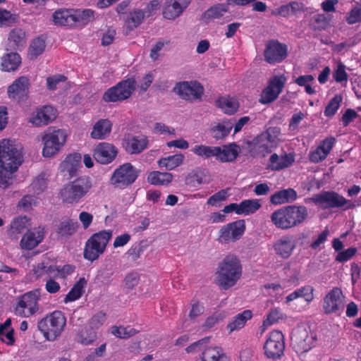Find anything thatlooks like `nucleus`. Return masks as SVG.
<instances>
[{
	"label": "nucleus",
	"instance_id": "1",
	"mask_svg": "<svg viewBox=\"0 0 361 361\" xmlns=\"http://www.w3.org/2000/svg\"><path fill=\"white\" fill-rule=\"evenodd\" d=\"M23 162V155L14 142L4 139L0 142V188L6 189L11 185L13 173Z\"/></svg>",
	"mask_w": 361,
	"mask_h": 361
},
{
	"label": "nucleus",
	"instance_id": "2",
	"mask_svg": "<svg viewBox=\"0 0 361 361\" xmlns=\"http://www.w3.org/2000/svg\"><path fill=\"white\" fill-rule=\"evenodd\" d=\"M308 217L304 205H286L275 210L270 216L271 223L279 229L287 231L302 224Z\"/></svg>",
	"mask_w": 361,
	"mask_h": 361
},
{
	"label": "nucleus",
	"instance_id": "3",
	"mask_svg": "<svg viewBox=\"0 0 361 361\" xmlns=\"http://www.w3.org/2000/svg\"><path fill=\"white\" fill-rule=\"evenodd\" d=\"M242 265L239 259L233 254L226 255L219 263L216 271L218 284L224 290L235 285L242 276Z\"/></svg>",
	"mask_w": 361,
	"mask_h": 361
},
{
	"label": "nucleus",
	"instance_id": "4",
	"mask_svg": "<svg viewBox=\"0 0 361 361\" xmlns=\"http://www.w3.org/2000/svg\"><path fill=\"white\" fill-rule=\"evenodd\" d=\"M92 186L90 176H80L66 183L60 190L59 195L63 203L76 204L90 192Z\"/></svg>",
	"mask_w": 361,
	"mask_h": 361
},
{
	"label": "nucleus",
	"instance_id": "5",
	"mask_svg": "<svg viewBox=\"0 0 361 361\" xmlns=\"http://www.w3.org/2000/svg\"><path fill=\"white\" fill-rule=\"evenodd\" d=\"M112 234L111 230H103L93 233L85 244L84 258L90 262L97 260L105 252Z\"/></svg>",
	"mask_w": 361,
	"mask_h": 361
},
{
	"label": "nucleus",
	"instance_id": "6",
	"mask_svg": "<svg viewBox=\"0 0 361 361\" xmlns=\"http://www.w3.org/2000/svg\"><path fill=\"white\" fill-rule=\"evenodd\" d=\"M66 319L61 311H54L42 319L38 329L48 341H54L63 332Z\"/></svg>",
	"mask_w": 361,
	"mask_h": 361
},
{
	"label": "nucleus",
	"instance_id": "7",
	"mask_svg": "<svg viewBox=\"0 0 361 361\" xmlns=\"http://www.w3.org/2000/svg\"><path fill=\"white\" fill-rule=\"evenodd\" d=\"M40 299L39 288L32 290L17 297L13 306L14 314L25 318L35 315L39 309V301Z\"/></svg>",
	"mask_w": 361,
	"mask_h": 361
},
{
	"label": "nucleus",
	"instance_id": "8",
	"mask_svg": "<svg viewBox=\"0 0 361 361\" xmlns=\"http://www.w3.org/2000/svg\"><path fill=\"white\" fill-rule=\"evenodd\" d=\"M312 201L322 209L343 208L353 209L355 205L350 200L333 190H322L312 197Z\"/></svg>",
	"mask_w": 361,
	"mask_h": 361
},
{
	"label": "nucleus",
	"instance_id": "9",
	"mask_svg": "<svg viewBox=\"0 0 361 361\" xmlns=\"http://www.w3.org/2000/svg\"><path fill=\"white\" fill-rule=\"evenodd\" d=\"M136 80L134 77L122 80L116 85L107 89L102 99L106 103L122 102L128 99L136 89Z\"/></svg>",
	"mask_w": 361,
	"mask_h": 361
},
{
	"label": "nucleus",
	"instance_id": "10",
	"mask_svg": "<svg viewBox=\"0 0 361 361\" xmlns=\"http://www.w3.org/2000/svg\"><path fill=\"white\" fill-rule=\"evenodd\" d=\"M290 338L294 350L300 354L314 347L317 340L316 334L305 326H298L295 328Z\"/></svg>",
	"mask_w": 361,
	"mask_h": 361
},
{
	"label": "nucleus",
	"instance_id": "11",
	"mask_svg": "<svg viewBox=\"0 0 361 361\" xmlns=\"http://www.w3.org/2000/svg\"><path fill=\"white\" fill-rule=\"evenodd\" d=\"M138 176L139 171L130 163H125L114 171L109 183L114 188L123 190L131 185Z\"/></svg>",
	"mask_w": 361,
	"mask_h": 361
},
{
	"label": "nucleus",
	"instance_id": "12",
	"mask_svg": "<svg viewBox=\"0 0 361 361\" xmlns=\"http://www.w3.org/2000/svg\"><path fill=\"white\" fill-rule=\"evenodd\" d=\"M67 135L61 129H49L42 137V155L51 157L57 154L66 141Z\"/></svg>",
	"mask_w": 361,
	"mask_h": 361
},
{
	"label": "nucleus",
	"instance_id": "13",
	"mask_svg": "<svg viewBox=\"0 0 361 361\" xmlns=\"http://www.w3.org/2000/svg\"><path fill=\"white\" fill-rule=\"evenodd\" d=\"M286 80V77L283 74L271 78L267 86L260 94L259 102L262 104H269L274 102L283 92Z\"/></svg>",
	"mask_w": 361,
	"mask_h": 361
},
{
	"label": "nucleus",
	"instance_id": "14",
	"mask_svg": "<svg viewBox=\"0 0 361 361\" xmlns=\"http://www.w3.org/2000/svg\"><path fill=\"white\" fill-rule=\"evenodd\" d=\"M173 91L181 99L192 102L202 99L204 94V87L197 80L182 81L176 84Z\"/></svg>",
	"mask_w": 361,
	"mask_h": 361
},
{
	"label": "nucleus",
	"instance_id": "15",
	"mask_svg": "<svg viewBox=\"0 0 361 361\" xmlns=\"http://www.w3.org/2000/svg\"><path fill=\"white\" fill-rule=\"evenodd\" d=\"M264 350L268 358L280 359L285 350L284 336L282 332L278 330L271 331L264 345Z\"/></svg>",
	"mask_w": 361,
	"mask_h": 361
},
{
	"label": "nucleus",
	"instance_id": "16",
	"mask_svg": "<svg viewBox=\"0 0 361 361\" xmlns=\"http://www.w3.org/2000/svg\"><path fill=\"white\" fill-rule=\"evenodd\" d=\"M245 231V223L243 219L224 225L219 231L217 240L221 244H228L239 240Z\"/></svg>",
	"mask_w": 361,
	"mask_h": 361
},
{
	"label": "nucleus",
	"instance_id": "17",
	"mask_svg": "<svg viewBox=\"0 0 361 361\" xmlns=\"http://www.w3.org/2000/svg\"><path fill=\"white\" fill-rule=\"evenodd\" d=\"M288 56V46L277 39H271L266 44L264 60L269 64L282 62Z\"/></svg>",
	"mask_w": 361,
	"mask_h": 361
},
{
	"label": "nucleus",
	"instance_id": "18",
	"mask_svg": "<svg viewBox=\"0 0 361 361\" xmlns=\"http://www.w3.org/2000/svg\"><path fill=\"white\" fill-rule=\"evenodd\" d=\"M323 310L326 314H340L344 309V295L341 288H333L324 298Z\"/></svg>",
	"mask_w": 361,
	"mask_h": 361
},
{
	"label": "nucleus",
	"instance_id": "19",
	"mask_svg": "<svg viewBox=\"0 0 361 361\" xmlns=\"http://www.w3.org/2000/svg\"><path fill=\"white\" fill-rule=\"evenodd\" d=\"M118 149L111 143L100 142L93 151V157L100 164H109L117 157Z\"/></svg>",
	"mask_w": 361,
	"mask_h": 361
},
{
	"label": "nucleus",
	"instance_id": "20",
	"mask_svg": "<svg viewBox=\"0 0 361 361\" xmlns=\"http://www.w3.org/2000/svg\"><path fill=\"white\" fill-rule=\"evenodd\" d=\"M29 87V79L25 76H20L8 87V96L10 99L18 102L23 101L27 97Z\"/></svg>",
	"mask_w": 361,
	"mask_h": 361
},
{
	"label": "nucleus",
	"instance_id": "21",
	"mask_svg": "<svg viewBox=\"0 0 361 361\" xmlns=\"http://www.w3.org/2000/svg\"><path fill=\"white\" fill-rule=\"evenodd\" d=\"M149 140L146 135L126 136L123 140V147L130 154H138L148 147Z\"/></svg>",
	"mask_w": 361,
	"mask_h": 361
},
{
	"label": "nucleus",
	"instance_id": "22",
	"mask_svg": "<svg viewBox=\"0 0 361 361\" xmlns=\"http://www.w3.org/2000/svg\"><path fill=\"white\" fill-rule=\"evenodd\" d=\"M295 247L296 240L293 235H290L281 236L273 245L276 255L283 259H288Z\"/></svg>",
	"mask_w": 361,
	"mask_h": 361
},
{
	"label": "nucleus",
	"instance_id": "23",
	"mask_svg": "<svg viewBox=\"0 0 361 361\" xmlns=\"http://www.w3.org/2000/svg\"><path fill=\"white\" fill-rule=\"evenodd\" d=\"M276 128H269L266 133L261 134L255 138V147L256 150L265 157L276 147L275 140L271 136V133H279Z\"/></svg>",
	"mask_w": 361,
	"mask_h": 361
},
{
	"label": "nucleus",
	"instance_id": "24",
	"mask_svg": "<svg viewBox=\"0 0 361 361\" xmlns=\"http://www.w3.org/2000/svg\"><path fill=\"white\" fill-rule=\"evenodd\" d=\"M191 0H166L163 7V16L166 19L174 20L180 16L189 6Z\"/></svg>",
	"mask_w": 361,
	"mask_h": 361
},
{
	"label": "nucleus",
	"instance_id": "25",
	"mask_svg": "<svg viewBox=\"0 0 361 361\" xmlns=\"http://www.w3.org/2000/svg\"><path fill=\"white\" fill-rule=\"evenodd\" d=\"M44 232L40 228L28 230L22 237L20 246L22 250H31L42 242Z\"/></svg>",
	"mask_w": 361,
	"mask_h": 361
},
{
	"label": "nucleus",
	"instance_id": "26",
	"mask_svg": "<svg viewBox=\"0 0 361 361\" xmlns=\"http://www.w3.org/2000/svg\"><path fill=\"white\" fill-rule=\"evenodd\" d=\"M335 141L334 137H328L323 140L314 150L310 152V161L317 164L324 160L332 149Z\"/></svg>",
	"mask_w": 361,
	"mask_h": 361
},
{
	"label": "nucleus",
	"instance_id": "27",
	"mask_svg": "<svg viewBox=\"0 0 361 361\" xmlns=\"http://www.w3.org/2000/svg\"><path fill=\"white\" fill-rule=\"evenodd\" d=\"M56 117V110L51 106H44L33 113L30 122L36 126H46Z\"/></svg>",
	"mask_w": 361,
	"mask_h": 361
},
{
	"label": "nucleus",
	"instance_id": "28",
	"mask_svg": "<svg viewBox=\"0 0 361 361\" xmlns=\"http://www.w3.org/2000/svg\"><path fill=\"white\" fill-rule=\"evenodd\" d=\"M295 161L292 154H286L279 156L274 153L271 155L267 164V169L271 171H281L290 166Z\"/></svg>",
	"mask_w": 361,
	"mask_h": 361
},
{
	"label": "nucleus",
	"instance_id": "29",
	"mask_svg": "<svg viewBox=\"0 0 361 361\" xmlns=\"http://www.w3.org/2000/svg\"><path fill=\"white\" fill-rule=\"evenodd\" d=\"M216 147L219 150L216 151L215 158L222 163L233 161L239 154V147L235 142Z\"/></svg>",
	"mask_w": 361,
	"mask_h": 361
},
{
	"label": "nucleus",
	"instance_id": "30",
	"mask_svg": "<svg viewBox=\"0 0 361 361\" xmlns=\"http://www.w3.org/2000/svg\"><path fill=\"white\" fill-rule=\"evenodd\" d=\"M74 9L60 8L52 15L53 22L58 26L74 27Z\"/></svg>",
	"mask_w": 361,
	"mask_h": 361
},
{
	"label": "nucleus",
	"instance_id": "31",
	"mask_svg": "<svg viewBox=\"0 0 361 361\" xmlns=\"http://www.w3.org/2000/svg\"><path fill=\"white\" fill-rule=\"evenodd\" d=\"M112 123L107 118L98 120L92 127L90 137L95 140H104L107 137L112 130Z\"/></svg>",
	"mask_w": 361,
	"mask_h": 361
},
{
	"label": "nucleus",
	"instance_id": "32",
	"mask_svg": "<svg viewBox=\"0 0 361 361\" xmlns=\"http://www.w3.org/2000/svg\"><path fill=\"white\" fill-rule=\"evenodd\" d=\"M29 219L26 216H18L13 219L10 224V228L7 231V235L11 240H16L19 235L23 233L27 228Z\"/></svg>",
	"mask_w": 361,
	"mask_h": 361
},
{
	"label": "nucleus",
	"instance_id": "33",
	"mask_svg": "<svg viewBox=\"0 0 361 361\" xmlns=\"http://www.w3.org/2000/svg\"><path fill=\"white\" fill-rule=\"evenodd\" d=\"M298 197L296 191L291 188L276 192L270 197L271 204L278 205L294 202Z\"/></svg>",
	"mask_w": 361,
	"mask_h": 361
},
{
	"label": "nucleus",
	"instance_id": "34",
	"mask_svg": "<svg viewBox=\"0 0 361 361\" xmlns=\"http://www.w3.org/2000/svg\"><path fill=\"white\" fill-rule=\"evenodd\" d=\"M81 159L80 153L69 154L60 165L61 171L67 172L70 176L73 177L80 165Z\"/></svg>",
	"mask_w": 361,
	"mask_h": 361
},
{
	"label": "nucleus",
	"instance_id": "35",
	"mask_svg": "<svg viewBox=\"0 0 361 361\" xmlns=\"http://www.w3.org/2000/svg\"><path fill=\"white\" fill-rule=\"evenodd\" d=\"M252 317V312L250 310H244L234 316L232 320L227 324L226 329L229 333L238 331L243 328L246 322Z\"/></svg>",
	"mask_w": 361,
	"mask_h": 361
},
{
	"label": "nucleus",
	"instance_id": "36",
	"mask_svg": "<svg viewBox=\"0 0 361 361\" xmlns=\"http://www.w3.org/2000/svg\"><path fill=\"white\" fill-rule=\"evenodd\" d=\"M56 265H49L47 262H42L33 266L32 274L35 280H47L56 271Z\"/></svg>",
	"mask_w": 361,
	"mask_h": 361
},
{
	"label": "nucleus",
	"instance_id": "37",
	"mask_svg": "<svg viewBox=\"0 0 361 361\" xmlns=\"http://www.w3.org/2000/svg\"><path fill=\"white\" fill-rule=\"evenodd\" d=\"M21 63V58L16 52H11L5 54L1 58V70L4 71H14Z\"/></svg>",
	"mask_w": 361,
	"mask_h": 361
},
{
	"label": "nucleus",
	"instance_id": "38",
	"mask_svg": "<svg viewBox=\"0 0 361 361\" xmlns=\"http://www.w3.org/2000/svg\"><path fill=\"white\" fill-rule=\"evenodd\" d=\"M8 39L11 49L18 50L25 44V32L21 28H14L10 32Z\"/></svg>",
	"mask_w": 361,
	"mask_h": 361
},
{
	"label": "nucleus",
	"instance_id": "39",
	"mask_svg": "<svg viewBox=\"0 0 361 361\" xmlns=\"http://www.w3.org/2000/svg\"><path fill=\"white\" fill-rule=\"evenodd\" d=\"M202 361H228L227 356L220 347H209L204 349L201 356Z\"/></svg>",
	"mask_w": 361,
	"mask_h": 361
},
{
	"label": "nucleus",
	"instance_id": "40",
	"mask_svg": "<svg viewBox=\"0 0 361 361\" xmlns=\"http://www.w3.org/2000/svg\"><path fill=\"white\" fill-rule=\"evenodd\" d=\"M74 27H84L94 19V12L92 9L74 10Z\"/></svg>",
	"mask_w": 361,
	"mask_h": 361
},
{
	"label": "nucleus",
	"instance_id": "41",
	"mask_svg": "<svg viewBox=\"0 0 361 361\" xmlns=\"http://www.w3.org/2000/svg\"><path fill=\"white\" fill-rule=\"evenodd\" d=\"M185 159V156L181 153H177L166 157L160 159L158 164L160 167H164L166 170L171 171L180 166Z\"/></svg>",
	"mask_w": 361,
	"mask_h": 361
},
{
	"label": "nucleus",
	"instance_id": "42",
	"mask_svg": "<svg viewBox=\"0 0 361 361\" xmlns=\"http://www.w3.org/2000/svg\"><path fill=\"white\" fill-rule=\"evenodd\" d=\"M145 18V12L141 9H134L130 12L125 20L127 32H130L140 26Z\"/></svg>",
	"mask_w": 361,
	"mask_h": 361
},
{
	"label": "nucleus",
	"instance_id": "43",
	"mask_svg": "<svg viewBox=\"0 0 361 361\" xmlns=\"http://www.w3.org/2000/svg\"><path fill=\"white\" fill-rule=\"evenodd\" d=\"M173 175L168 172L152 171L147 176V181L154 185H166L173 180Z\"/></svg>",
	"mask_w": 361,
	"mask_h": 361
},
{
	"label": "nucleus",
	"instance_id": "44",
	"mask_svg": "<svg viewBox=\"0 0 361 361\" xmlns=\"http://www.w3.org/2000/svg\"><path fill=\"white\" fill-rule=\"evenodd\" d=\"M87 284V281L84 277L80 278L71 288L68 294L66 295L64 301L72 302L79 299L84 293V288Z\"/></svg>",
	"mask_w": 361,
	"mask_h": 361
},
{
	"label": "nucleus",
	"instance_id": "45",
	"mask_svg": "<svg viewBox=\"0 0 361 361\" xmlns=\"http://www.w3.org/2000/svg\"><path fill=\"white\" fill-rule=\"evenodd\" d=\"M78 227V224L77 221L68 219L59 224L56 233L62 237H68L76 232Z\"/></svg>",
	"mask_w": 361,
	"mask_h": 361
},
{
	"label": "nucleus",
	"instance_id": "46",
	"mask_svg": "<svg viewBox=\"0 0 361 361\" xmlns=\"http://www.w3.org/2000/svg\"><path fill=\"white\" fill-rule=\"evenodd\" d=\"M188 183L196 187L202 184L209 183V176L205 170H198L190 173L187 178Z\"/></svg>",
	"mask_w": 361,
	"mask_h": 361
},
{
	"label": "nucleus",
	"instance_id": "47",
	"mask_svg": "<svg viewBox=\"0 0 361 361\" xmlns=\"http://www.w3.org/2000/svg\"><path fill=\"white\" fill-rule=\"evenodd\" d=\"M227 1L224 4H217L208 8L204 13V18L207 19H216L222 17L224 13L228 11Z\"/></svg>",
	"mask_w": 361,
	"mask_h": 361
},
{
	"label": "nucleus",
	"instance_id": "48",
	"mask_svg": "<svg viewBox=\"0 0 361 361\" xmlns=\"http://www.w3.org/2000/svg\"><path fill=\"white\" fill-rule=\"evenodd\" d=\"M216 147V146L198 145L194 146L191 149V152L199 157L204 159H209L212 157H215V155L216 154V151L218 152L219 150Z\"/></svg>",
	"mask_w": 361,
	"mask_h": 361
},
{
	"label": "nucleus",
	"instance_id": "49",
	"mask_svg": "<svg viewBox=\"0 0 361 361\" xmlns=\"http://www.w3.org/2000/svg\"><path fill=\"white\" fill-rule=\"evenodd\" d=\"M261 207L259 200H245L240 202V215L247 216L255 213Z\"/></svg>",
	"mask_w": 361,
	"mask_h": 361
},
{
	"label": "nucleus",
	"instance_id": "50",
	"mask_svg": "<svg viewBox=\"0 0 361 361\" xmlns=\"http://www.w3.org/2000/svg\"><path fill=\"white\" fill-rule=\"evenodd\" d=\"M232 129V125L227 123H218L210 129L212 136L216 140L226 137Z\"/></svg>",
	"mask_w": 361,
	"mask_h": 361
},
{
	"label": "nucleus",
	"instance_id": "51",
	"mask_svg": "<svg viewBox=\"0 0 361 361\" xmlns=\"http://www.w3.org/2000/svg\"><path fill=\"white\" fill-rule=\"evenodd\" d=\"M46 47L45 41L41 37H37L32 42L29 48V55L31 59H36L42 54Z\"/></svg>",
	"mask_w": 361,
	"mask_h": 361
},
{
	"label": "nucleus",
	"instance_id": "52",
	"mask_svg": "<svg viewBox=\"0 0 361 361\" xmlns=\"http://www.w3.org/2000/svg\"><path fill=\"white\" fill-rule=\"evenodd\" d=\"M78 342L87 345L95 341L97 335L96 332L93 331V328L85 326L78 333Z\"/></svg>",
	"mask_w": 361,
	"mask_h": 361
},
{
	"label": "nucleus",
	"instance_id": "53",
	"mask_svg": "<svg viewBox=\"0 0 361 361\" xmlns=\"http://www.w3.org/2000/svg\"><path fill=\"white\" fill-rule=\"evenodd\" d=\"M343 97L341 94H336L331 99L324 111V116L326 117L334 116L339 109Z\"/></svg>",
	"mask_w": 361,
	"mask_h": 361
},
{
	"label": "nucleus",
	"instance_id": "54",
	"mask_svg": "<svg viewBox=\"0 0 361 361\" xmlns=\"http://www.w3.org/2000/svg\"><path fill=\"white\" fill-rule=\"evenodd\" d=\"M217 106L221 108L227 114H233L236 112L238 106L231 99L220 97L216 101Z\"/></svg>",
	"mask_w": 361,
	"mask_h": 361
},
{
	"label": "nucleus",
	"instance_id": "55",
	"mask_svg": "<svg viewBox=\"0 0 361 361\" xmlns=\"http://www.w3.org/2000/svg\"><path fill=\"white\" fill-rule=\"evenodd\" d=\"M310 24L314 30L321 31L326 29L328 22L324 14L319 13L311 18Z\"/></svg>",
	"mask_w": 361,
	"mask_h": 361
},
{
	"label": "nucleus",
	"instance_id": "56",
	"mask_svg": "<svg viewBox=\"0 0 361 361\" xmlns=\"http://www.w3.org/2000/svg\"><path fill=\"white\" fill-rule=\"evenodd\" d=\"M190 304L191 308L188 314V317L190 320L195 321L199 316L204 313V307L202 303L195 299H192Z\"/></svg>",
	"mask_w": 361,
	"mask_h": 361
},
{
	"label": "nucleus",
	"instance_id": "57",
	"mask_svg": "<svg viewBox=\"0 0 361 361\" xmlns=\"http://www.w3.org/2000/svg\"><path fill=\"white\" fill-rule=\"evenodd\" d=\"M333 78L337 82H347L348 75L345 71V66L343 63H338L336 69L333 73Z\"/></svg>",
	"mask_w": 361,
	"mask_h": 361
},
{
	"label": "nucleus",
	"instance_id": "58",
	"mask_svg": "<svg viewBox=\"0 0 361 361\" xmlns=\"http://www.w3.org/2000/svg\"><path fill=\"white\" fill-rule=\"evenodd\" d=\"M47 187V180L42 176L37 177L30 185L31 190L37 195L42 193Z\"/></svg>",
	"mask_w": 361,
	"mask_h": 361
},
{
	"label": "nucleus",
	"instance_id": "59",
	"mask_svg": "<svg viewBox=\"0 0 361 361\" xmlns=\"http://www.w3.org/2000/svg\"><path fill=\"white\" fill-rule=\"evenodd\" d=\"M283 318V313L281 312L280 309H274L271 310V312L267 315V317L265 320H264L263 325L264 326H271L279 321V319Z\"/></svg>",
	"mask_w": 361,
	"mask_h": 361
},
{
	"label": "nucleus",
	"instance_id": "60",
	"mask_svg": "<svg viewBox=\"0 0 361 361\" xmlns=\"http://www.w3.org/2000/svg\"><path fill=\"white\" fill-rule=\"evenodd\" d=\"M346 22L349 25L361 23V7H354L346 16Z\"/></svg>",
	"mask_w": 361,
	"mask_h": 361
},
{
	"label": "nucleus",
	"instance_id": "61",
	"mask_svg": "<svg viewBox=\"0 0 361 361\" xmlns=\"http://www.w3.org/2000/svg\"><path fill=\"white\" fill-rule=\"evenodd\" d=\"M357 252V248L350 247L344 251H341L336 257L338 262H345L350 259Z\"/></svg>",
	"mask_w": 361,
	"mask_h": 361
},
{
	"label": "nucleus",
	"instance_id": "62",
	"mask_svg": "<svg viewBox=\"0 0 361 361\" xmlns=\"http://www.w3.org/2000/svg\"><path fill=\"white\" fill-rule=\"evenodd\" d=\"M106 320V314L103 312H98L94 314L90 321V326L93 329H98L102 326Z\"/></svg>",
	"mask_w": 361,
	"mask_h": 361
},
{
	"label": "nucleus",
	"instance_id": "63",
	"mask_svg": "<svg viewBox=\"0 0 361 361\" xmlns=\"http://www.w3.org/2000/svg\"><path fill=\"white\" fill-rule=\"evenodd\" d=\"M67 78L63 75H54L47 78V87L49 90H55L57 85L61 82L66 81Z\"/></svg>",
	"mask_w": 361,
	"mask_h": 361
},
{
	"label": "nucleus",
	"instance_id": "64",
	"mask_svg": "<svg viewBox=\"0 0 361 361\" xmlns=\"http://www.w3.org/2000/svg\"><path fill=\"white\" fill-rule=\"evenodd\" d=\"M228 196L227 190H221L207 200V204L216 206L217 203L224 201Z\"/></svg>",
	"mask_w": 361,
	"mask_h": 361
}]
</instances>
